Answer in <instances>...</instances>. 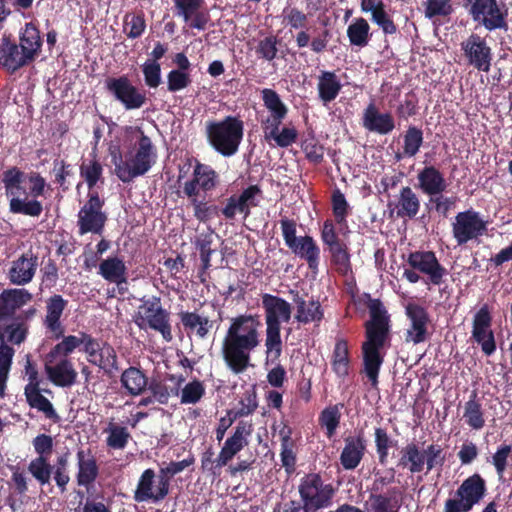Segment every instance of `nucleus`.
<instances>
[{
  "mask_svg": "<svg viewBox=\"0 0 512 512\" xmlns=\"http://www.w3.org/2000/svg\"><path fill=\"white\" fill-rule=\"evenodd\" d=\"M155 472L152 469H146L137 484L134 492L136 502L152 501L154 503L163 500L169 493V481L164 476H160L158 485L154 489Z\"/></svg>",
  "mask_w": 512,
  "mask_h": 512,
  "instance_id": "obj_19",
  "label": "nucleus"
},
{
  "mask_svg": "<svg viewBox=\"0 0 512 512\" xmlns=\"http://www.w3.org/2000/svg\"><path fill=\"white\" fill-rule=\"evenodd\" d=\"M120 382L130 396L142 395L149 384L146 374L140 368L134 366H130L122 372Z\"/></svg>",
  "mask_w": 512,
  "mask_h": 512,
  "instance_id": "obj_38",
  "label": "nucleus"
},
{
  "mask_svg": "<svg viewBox=\"0 0 512 512\" xmlns=\"http://www.w3.org/2000/svg\"><path fill=\"white\" fill-rule=\"evenodd\" d=\"M98 274L106 281L116 284L121 295L127 292V267L121 258L113 256L102 260L99 264Z\"/></svg>",
  "mask_w": 512,
  "mask_h": 512,
  "instance_id": "obj_26",
  "label": "nucleus"
},
{
  "mask_svg": "<svg viewBox=\"0 0 512 512\" xmlns=\"http://www.w3.org/2000/svg\"><path fill=\"white\" fill-rule=\"evenodd\" d=\"M487 231V222L473 209L459 212L452 223V233L458 245L482 236Z\"/></svg>",
  "mask_w": 512,
  "mask_h": 512,
  "instance_id": "obj_15",
  "label": "nucleus"
},
{
  "mask_svg": "<svg viewBox=\"0 0 512 512\" xmlns=\"http://www.w3.org/2000/svg\"><path fill=\"white\" fill-rule=\"evenodd\" d=\"M258 408L257 388L255 384L249 385L238 397L237 404L229 409L233 418H242L252 415Z\"/></svg>",
  "mask_w": 512,
  "mask_h": 512,
  "instance_id": "obj_45",
  "label": "nucleus"
},
{
  "mask_svg": "<svg viewBox=\"0 0 512 512\" xmlns=\"http://www.w3.org/2000/svg\"><path fill=\"white\" fill-rule=\"evenodd\" d=\"M204 0H173L175 15L182 17L189 27L205 30L209 22V14L200 11Z\"/></svg>",
  "mask_w": 512,
  "mask_h": 512,
  "instance_id": "obj_23",
  "label": "nucleus"
},
{
  "mask_svg": "<svg viewBox=\"0 0 512 512\" xmlns=\"http://www.w3.org/2000/svg\"><path fill=\"white\" fill-rule=\"evenodd\" d=\"M423 144V131L416 126H409L404 135L403 155L414 157Z\"/></svg>",
  "mask_w": 512,
  "mask_h": 512,
  "instance_id": "obj_56",
  "label": "nucleus"
},
{
  "mask_svg": "<svg viewBox=\"0 0 512 512\" xmlns=\"http://www.w3.org/2000/svg\"><path fill=\"white\" fill-rule=\"evenodd\" d=\"M390 218L394 212L398 218L413 219L420 210V200L411 187H402L396 202H389Z\"/></svg>",
  "mask_w": 512,
  "mask_h": 512,
  "instance_id": "obj_29",
  "label": "nucleus"
},
{
  "mask_svg": "<svg viewBox=\"0 0 512 512\" xmlns=\"http://www.w3.org/2000/svg\"><path fill=\"white\" fill-rule=\"evenodd\" d=\"M463 6L472 20L486 30H508V8L498 0H463Z\"/></svg>",
  "mask_w": 512,
  "mask_h": 512,
  "instance_id": "obj_9",
  "label": "nucleus"
},
{
  "mask_svg": "<svg viewBox=\"0 0 512 512\" xmlns=\"http://www.w3.org/2000/svg\"><path fill=\"white\" fill-rule=\"evenodd\" d=\"M370 319L365 322V341L361 345L363 370L373 387L378 385L381 366L384 363L387 342L390 341V315L382 301L365 293Z\"/></svg>",
  "mask_w": 512,
  "mask_h": 512,
  "instance_id": "obj_1",
  "label": "nucleus"
},
{
  "mask_svg": "<svg viewBox=\"0 0 512 512\" xmlns=\"http://www.w3.org/2000/svg\"><path fill=\"white\" fill-rule=\"evenodd\" d=\"M362 126L369 132L388 135L396 127L395 119L390 112H380L374 101H371L362 114Z\"/></svg>",
  "mask_w": 512,
  "mask_h": 512,
  "instance_id": "obj_22",
  "label": "nucleus"
},
{
  "mask_svg": "<svg viewBox=\"0 0 512 512\" xmlns=\"http://www.w3.org/2000/svg\"><path fill=\"white\" fill-rule=\"evenodd\" d=\"M179 318L185 330L195 331L199 338H205L212 328V321L208 317H202L196 312L181 311Z\"/></svg>",
  "mask_w": 512,
  "mask_h": 512,
  "instance_id": "obj_47",
  "label": "nucleus"
},
{
  "mask_svg": "<svg viewBox=\"0 0 512 512\" xmlns=\"http://www.w3.org/2000/svg\"><path fill=\"white\" fill-rule=\"evenodd\" d=\"M461 48L470 66L485 73L490 71L493 53L484 37L472 33L462 42Z\"/></svg>",
  "mask_w": 512,
  "mask_h": 512,
  "instance_id": "obj_16",
  "label": "nucleus"
},
{
  "mask_svg": "<svg viewBox=\"0 0 512 512\" xmlns=\"http://www.w3.org/2000/svg\"><path fill=\"white\" fill-rule=\"evenodd\" d=\"M2 183L11 213L30 217L41 215L43 206L37 198L44 195L47 183L39 172L25 173L13 166L2 173Z\"/></svg>",
  "mask_w": 512,
  "mask_h": 512,
  "instance_id": "obj_3",
  "label": "nucleus"
},
{
  "mask_svg": "<svg viewBox=\"0 0 512 512\" xmlns=\"http://www.w3.org/2000/svg\"><path fill=\"white\" fill-rule=\"evenodd\" d=\"M262 307L265 312L266 326H281V322H288L291 318V305L285 299L272 294L262 295Z\"/></svg>",
  "mask_w": 512,
  "mask_h": 512,
  "instance_id": "obj_25",
  "label": "nucleus"
},
{
  "mask_svg": "<svg viewBox=\"0 0 512 512\" xmlns=\"http://www.w3.org/2000/svg\"><path fill=\"white\" fill-rule=\"evenodd\" d=\"M146 29L145 15L142 11L127 13L123 19V32L130 39L140 38Z\"/></svg>",
  "mask_w": 512,
  "mask_h": 512,
  "instance_id": "obj_52",
  "label": "nucleus"
},
{
  "mask_svg": "<svg viewBox=\"0 0 512 512\" xmlns=\"http://www.w3.org/2000/svg\"><path fill=\"white\" fill-rule=\"evenodd\" d=\"M283 23L291 30H306L308 14L297 7H285L282 12Z\"/></svg>",
  "mask_w": 512,
  "mask_h": 512,
  "instance_id": "obj_59",
  "label": "nucleus"
},
{
  "mask_svg": "<svg viewBox=\"0 0 512 512\" xmlns=\"http://www.w3.org/2000/svg\"><path fill=\"white\" fill-rule=\"evenodd\" d=\"M463 419L474 430H481L485 426L484 411L476 390L472 391L464 404Z\"/></svg>",
  "mask_w": 512,
  "mask_h": 512,
  "instance_id": "obj_44",
  "label": "nucleus"
},
{
  "mask_svg": "<svg viewBox=\"0 0 512 512\" xmlns=\"http://www.w3.org/2000/svg\"><path fill=\"white\" fill-rule=\"evenodd\" d=\"M180 391L181 404H196L205 395V386L202 381L194 379L180 388Z\"/></svg>",
  "mask_w": 512,
  "mask_h": 512,
  "instance_id": "obj_58",
  "label": "nucleus"
},
{
  "mask_svg": "<svg viewBox=\"0 0 512 512\" xmlns=\"http://www.w3.org/2000/svg\"><path fill=\"white\" fill-rule=\"evenodd\" d=\"M91 450H78V473L77 483L79 486L89 487L96 480L99 469L94 456L90 455Z\"/></svg>",
  "mask_w": 512,
  "mask_h": 512,
  "instance_id": "obj_39",
  "label": "nucleus"
},
{
  "mask_svg": "<svg viewBox=\"0 0 512 512\" xmlns=\"http://www.w3.org/2000/svg\"><path fill=\"white\" fill-rule=\"evenodd\" d=\"M136 153L131 161H124L121 155L114 157L115 174L123 182L129 183L139 176L145 175L154 164L156 157L155 147L144 131L139 129Z\"/></svg>",
  "mask_w": 512,
  "mask_h": 512,
  "instance_id": "obj_6",
  "label": "nucleus"
},
{
  "mask_svg": "<svg viewBox=\"0 0 512 512\" xmlns=\"http://www.w3.org/2000/svg\"><path fill=\"white\" fill-rule=\"evenodd\" d=\"M187 198L193 207V215L199 222L206 223L221 216V206L211 204L205 200H199L198 196Z\"/></svg>",
  "mask_w": 512,
  "mask_h": 512,
  "instance_id": "obj_50",
  "label": "nucleus"
},
{
  "mask_svg": "<svg viewBox=\"0 0 512 512\" xmlns=\"http://www.w3.org/2000/svg\"><path fill=\"white\" fill-rule=\"evenodd\" d=\"M138 309L134 322L140 329H151L158 332L166 342L172 341L170 313L162 306L160 297H143Z\"/></svg>",
  "mask_w": 512,
  "mask_h": 512,
  "instance_id": "obj_7",
  "label": "nucleus"
},
{
  "mask_svg": "<svg viewBox=\"0 0 512 512\" xmlns=\"http://www.w3.org/2000/svg\"><path fill=\"white\" fill-rule=\"evenodd\" d=\"M262 101L265 108L270 112V114H288V107L281 100L279 94L270 88H264L261 91Z\"/></svg>",
  "mask_w": 512,
  "mask_h": 512,
  "instance_id": "obj_60",
  "label": "nucleus"
},
{
  "mask_svg": "<svg viewBox=\"0 0 512 512\" xmlns=\"http://www.w3.org/2000/svg\"><path fill=\"white\" fill-rule=\"evenodd\" d=\"M19 46L33 63L42 51L43 40L33 22L25 23L19 31Z\"/></svg>",
  "mask_w": 512,
  "mask_h": 512,
  "instance_id": "obj_36",
  "label": "nucleus"
},
{
  "mask_svg": "<svg viewBox=\"0 0 512 512\" xmlns=\"http://www.w3.org/2000/svg\"><path fill=\"white\" fill-rule=\"evenodd\" d=\"M262 101L265 108L270 112V114H288V107L281 100L279 94L270 88H264L261 91Z\"/></svg>",
  "mask_w": 512,
  "mask_h": 512,
  "instance_id": "obj_61",
  "label": "nucleus"
},
{
  "mask_svg": "<svg viewBox=\"0 0 512 512\" xmlns=\"http://www.w3.org/2000/svg\"><path fill=\"white\" fill-rule=\"evenodd\" d=\"M331 367L338 378L345 379L349 375L350 352L348 342L344 338H337L332 352Z\"/></svg>",
  "mask_w": 512,
  "mask_h": 512,
  "instance_id": "obj_42",
  "label": "nucleus"
},
{
  "mask_svg": "<svg viewBox=\"0 0 512 512\" xmlns=\"http://www.w3.org/2000/svg\"><path fill=\"white\" fill-rule=\"evenodd\" d=\"M105 89L127 111L140 109L147 102L146 93L136 87L126 75L108 77L105 80Z\"/></svg>",
  "mask_w": 512,
  "mask_h": 512,
  "instance_id": "obj_12",
  "label": "nucleus"
},
{
  "mask_svg": "<svg viewBox=\"0 0 512 512\" xmlns=\"http://www.w3.org/2000/svg\"><path fill=\"white\" fill-rule=\"evenodd\" d=\"M292 300L296 305L295 319L301 324H308L311 322H321L324 318V312L321 304L318 300L313 297L309 301L300 295L297 290H290Z\"/></svg>",
  "mask_w": 512,
  "mask_h": 512,
  "instance_id": "obj_27",
  "label": "nucleus"
},
{
  "mask_svg": "<svg viewBox=\"0 0 512 512\" xmlns=\"http://www.w3.org/2000/svg\"><path fill=\"white\" fill-rule=\"evenodd\" d=\"M14 353V349L9 345H0V397L5 395Z\"/></svg>",
  "mask_w": 512,
  "mask_h": 512,
  "instance_id": "obj_57",
  "label": "nucleus"
},
{
  "mask_svg": "<svg viewBox=\"0 0 512 512\" xmlns=\"http://www.w3.org/2000/svg\"><path fill=\"white\" fill-rule=\"evenodd\" d=\"M472 338L477 342L486 356L496 351V342L490 328H472Z\"/></svg>",
  "mask_w": 512,
  "mask_h": 512,
  "instance_id": "obj_62",
  "label": "nucleus"
},
{
  "mask_svg": "<svg viewBox=\"0 0 512 512\" xmlns=\"http://www.w3.org/2000/svg\"><path fill=\"white\" fill-rule=\"evenodd\" d=\"M361 11L371 13V21L375 23L385 35H393L398 31L397 25L386 11L383 0H361Z\"/></svg>",
  "mask_w": 512,
  "mask_h": 512,
  "instance_id": "obj_30",
  "label": "nucleus"
},
{
  "mask_svg": "<svg viewBox=\"0 0 512 512\" xmlns=\"http://www.w3.org/2000/svg\"><path fill=\"white\" fill-rule=\"evenodd\" d=\"M80 176L85 180L88 191H96L94 188L99 181L104 182L103 178V166L96 160H90L88 162H82L80 165Z\"/></svg>",
  "mask_w": 512,
  "mask_h": 512,
  "instance_id": "obj_51",
  "label": "nucleus"
},
{
  "mask_svg": "<svg viewBox=\"0 0 512 512\" xmlns=\"http://www.w3.org/2000/svg\"><path fill=\"white\" fill-rule=\"evenodd\" d=\"M332 211L337 224L342 225L346 222L350 207L340 189L336 188L331 196Z\"/></svg>",
  "mask_w": 512,
  "mask_h": 512,
  "instance_id": "obj_63",
  "label": "nucleus"
},
{
  "mask_svg": "<svg viewBox=\"0 0 512 512\" xmlns=\"http://www.w3.org/2000/svg\"><path fill=\"white\" fill-rule=\"evenodd\" d=\"M48 362L46 358L45 372L48 379L58 387H71L77 382L78 373L68 358H61L58 362Z\"/></svg>",
  "mask_w": 512,
  "mask_h": 512,
  "instance_id": "obj_28",
  "label": "nucleus"
},
{
  "mask_svg": "<svg viewBox=\"0 0 512 512\" xmlns=\"http://www.w3.org/2000/svg\"><path fill=\"white\" fill-rule=\"evenodd\" d=\"M261 196L260 186L250 185L240 194H232L222 201L221 216L227 222L234 221L237 214L243 215V218L246 219L251 214V208L258 206V198Z\"/></svg>",
  "mask_w": 512,
  "mask_h": 512,
  "instance_id": "obj_14",
  "label": "nucleus"
},
{
  "mask_svg": "<svg viewBox=\"0 0 512 512\" xmlns=\"http://www.w3.org/2000/svg\"><path fill=\"white\" fill-rule=\"evenodd\" d=\"M67 305L68 301L59 294H54L46 301L44 326L52 332L57 339L64 334V327L60 319Z\"/></svg>",
  "mask_w": 512,
  "mask_h": 512,
  "instance_id": "obj_33",
  "label": "nucleus"
},
{
  "mask_svg": "<svg viewBox=\"0 0 512 512\" xmlns=\"http://www.w3.org/2000/svg\"><path fill=\"white\" fill-rule=\"evenodd\" d=\"M341 412L338 405L326 407L321 411L318 421L319 425L325 429V433L329 439L335 436L339 427Z\"/></svg>",
  "mask_w": 512,
  "mask_h": 512,
  "instance_id": "obj_55",
  "label": "nucleus"
},
{
  "mask_svg": "<svg viewBox=\"0 0 512 512\" xmlns=\"http://www.w3.org/2000/svg\"><path fill=\"white\" fill-rule=\"evenodd\" d=\"M405 314L410 321V326L405 333V342L414 345L425 342L428 339L429 314L423 306L410 302L405 307Z\"/></svg>",
  "mask_w": 512,
  "mask_h": 512,
  "instance_id": "obj_18",
  "label": "nucleus"
},
{
  "mask_svg": "<svg viewBox=\"0 0 512 512\" xmlns=\"http://www.w3.org/2000/svg\"><path fill=\"white\" fill-rule=\"evenodd\" d=\"M38 267V257L28 251L14 260L8 272L12 284L23 286L32 281Z\"/></svg>",
  "mask_w": 512,
  "mask_h": 512,
  "instance_id": "obj_24",
  "label": "nucleus"
},
{
  "mask_svg": "<svg viewBox=\"0 0 512 512\" xmlns=\"http://www.w3.org/2000/svg\"><path fill=\"white\" fill-rule=\"evenodd\" d=\"M347 37L351 46L366 47L370 41V25L363 17H358L347 28Z\"/></svg>",
  "mask_w": 512,
  "mask_h": 512,
  "instance_id": "obj_46",
  "label": "nucleus"
},
{
  "mask_svg": "<svg viewBox=\"0 0 512 512\" xmlns=\"http://www.w3.org/2000/svg\"><path fill=\"white\" fill-rule=\"evenodd\" d=\"M298 492L303 512H319L332 505L336 489L320 473H307L299 482Z\"/></svg>",
  "mask_w": 512,
  "mask_h": 512,
  "instance_id": "obj_5",
  "label": "nucleus"
},
{
  "mask_svg": "<svg viewBox=\"0 0 512 512\" xmlns=\"http://www.w3.org/2000/svg\"><path fill=\"white\" fill-rule=\"evenodd\" d=\"M79 335L82 336L83 351L88 355L91 364L109 375L119 370L117 353L112 345L85 332H80Z\"/></svg>",
  "mask_w": 512,
  "mask_h": 512,
  "instance_id": "obj_13",
  "label": "nucleus"
},
{
  "mask_svg": "<svg viewBox=\"0 0 512 512\" xmlns=\"http://www.w3.org/2000/svg\"><path fill=\"white\" fill-rule=\"evenodd\" d=\"M39 456L33 459L28 470L33 477L41 484H49L51 475H54V480L57 487L63 493L66 491L67 484L70 477L67 473V457L66 455L57 456L56 460L52 459L53 450H37Z\"/></svg>",
  "mask_w": 512,
  "mask_h": 512,
  "instance_id": "obj_8",
  "label": "nucleus"
},
{
  "mask_svg": "<svg viewBox=\"0 0 512 512\" xmlns=\"http://www.w3.org/2000/svg\"><path fill=\"white\" fill-rule=\"evenodd\" d=\"M61 342L57 343L47 354L48 362H56L58 357L67 358L77 347L82 344V336H62Z\"/></svg>",
  "mask_w": 512,
  "mask_h": 512,
  "instance_id": "obj_54",
  "label": "nucleus"
},
{
  "mask_svg": "<svg viewBox=\"0 0 512 512\" xmlns=\"http://www.w3.org/2000/svg\"><path fill=\"white\" fill-rule=\"evenodd\" d=\"M31 63L19 44L10 35H3L0 40V67L13 74Z\"/></svg>",
  "mask_w": 512,
  "mask_h": 512,
  "instance_id": "obj_21",
  "label": "nucleus"
},
{
  "mask_svg": "<svg viewBox=\"0 0 512 512\" xmlns=\"http://www.w3.org/2000/svg\"><path fill=\"white\" fill-rule=\"evenodd\" d=\"M281 326H266V355L267 359L275 362L279 359L282 353V340H281Z\"/></svg>",
  "mask_w": 512,
  "mask_h": 512,
  "instance_id": "obj_53",
  "label": "nucleus"
},
{
  "mask_svg": "<svg viewBox=\"0 0 512 512\" xmlns=\"http://www.w3.org/2000/svg\"><path fill=\"white\" fill-rule=\"evenodd\" d=\"M24 394L26 401L31 408L41 411L49 419L57 416L52 403L41 394L40 387L32 386V388H25Z\"/></svg>",
  "mask_w": 512,
  "mask_h": 512,
  "instance_id": "obj_49",
  "label": "nucleus"
},
{
  "mask_svg": "<svg viewBox=\"0 0 512 512\" xmlns=\"http://www.w3.org/2000/svg\"><path fill=\"white\" fill-rule=\"evenodd\" d=\"M193 177L183 184V194L186 197L199 196V191H212L218 184V174L209 165L202 164L195 160Z\"/></svg>",
  "mask_w": 512,
  "mask_h": 512,
  "instance_id": "obj_20",
  "label": "nucleus"
},
{
  "mask_svg": "<svg viewBox=\"0 0 512 512\" xmlns=\"http://www.w3.org/2000/svg\"><path fill=\"white\" fill-rule=\"evenodd\" d=\"M452 0H426L425 17L432 19L435 17H447L453 13Z\"/></svg>",
  "mask_w": 512,
  "mask_h": 512,
  "instance_id": "obj_64",
  "label": "nucleus"
},
{
  "mask_svg": "<svg viewBox=\"0 0 512 512\" xmlns=\"http://www.w3.org/2000/svg\"><path fill=\"white\" fill-rule=\"evenodd\" d=\"M258 315L241 314L231 319L222 341V357L227 368L238 375L251 365V352L260 344Z\"/></svg>",
  "mask_w": 512,
  "mask_h": 512,
  "instance_id": "obj_2",
  "label": "nucleus"
},
{
  "mask_svg": "<svg viewBox=\"0 0 512 512\" xmlns=\"http://www.w3.org/2000/svg\"><path fill=\"white\" fill-rule=\"evenodd\" d=\"M321 241L329 253L330 265L340 276L352 273L351 254L348 243L339 237L334 222L326 219L320 230Z\"/></svg>",
  "mask_w": 512,
  "mask_h": 512,
  "instance_id": "obj_10",
  "label": "nucleus"
},
{
  "mask_svg": "<svg viewBox=\"0 0 512 512\" xmlns=\"http://www.w3.org/2000/svg\"><path fill=\"white\" fill-rule=\"evenodd\" d=\"M32 300V294L24 288H14L2 291L0 294V320H7L15 312Z\"/></svg>",
  "mask_w": 512,
  "mask_h": 512,
  "instance_id": "obj_31",
  "label": "nucleus"
},
{
  "mask_svg": "<svg viewBox=\"0 0 512 512\" xmlns=\"http://www.w3.org/2000/svg\"><path fill=\"white\" fill-rule=\"evenodd\" d=\"M105 199L98 191H88L87 200L77 214V227L79 235L92 233L101 235L108 220L103 210Z\"/></svg>",
  "mask_w": 512,
  "mask_h": 512,
  "instance_id": "obj_11",
  "label": "nucleus"
},
{
  "mask_svg": "<svg viewBox=\"0 0 512 512\" xmlns=\"http://www.w3.org/2000/svg\"><path fill=\"white\" fill-rule=\"evenodd\" d=\"M485 491V481L479 474H474L459 486L456 491V499L472 509L483 498Z\"/></svg>",
  "mask_w": 512,
  "mask_h": 512,
  "instance_id": "obj_34",
  "label": "nucleus"
},
{
  "mask_svg": "<svg viewBox=\"0 0 512 512\" xmlns=\"http://www.w3.org/2000/svg\"><path fill=\"white\" fill-rule=\"evenodd\" d=\"M244 135V122L236 116L206 124V136L211 147L224 157L235 155Z\"/></svg>",
  "mask_w": 512,
  "mask_h": 512,
  "instance_id": "obj_4",
  "label": "nucleus"
},
{
  "mask_svg": "<svg viewBox=\"0 0 512 512\" xmlns=\"http://www.w3.org/2000/svg\"><path fill=\"white\" fill-rule=\"evenodd\" d=\"M342 84L338 76L333 71H322L318 77V96L326 105L334 101L339 95Z\"/></svg>",
  "mask_w": 512,
  "mask_h": 512,
  "instance_id": "obj_41",
  "label": "nucleus"
},
{
  "mask_svg": "<svg viewBox=\"0 0 512 512\" xmlns=\"http://www.w3.org/2000/svg\"><path fill=\"white\" fill-rule=\"evenodd\" d=\"M405 454L401 457V463L408 467L412 473L421 472L426 464L427 470L430 471L435 464L442 450H405Z\"/></svg>",
  "mask_w": 512,
  "mask_h": 512,
  "instance_id": "obj_35",
  "label": "nucleus"
},
{
  "mask_svg": "<svg viewBox=\"0 0 512 512\" xmlns=\"http://www.w3.org/2000/svg\"><path fill=\"white\" fill-rule=\"evenodd\" d=\"M290 250L305 260L308 268L317 273L320 264V248L314 238L310 235L299 236V240Z\"/></svg>",
  "mask_w": 512,
  "mask_h": 512,
  "instance_id": "obj_37",
  "label": "nucleus"
},
{
  "mask_svg": "<svg viewBox=\"0 0 512 512\" xmlns=\"http://www.w3.org/2000/svg\"><path fill=\"white\" fill-rule=\"evenodd\" d=\"M407 264L414 270L427 275L429 283L439 286L448 274L433 251H413L408 254Z\"/></svg>",
  "mask_w": 512,
  "mask_h": 512,
  "instance_id": "obj_17",
  "label": "nucleus"
},
{
  "mask_svg": "<svg viewBox=\"0 0 512 512\" xmlns=\"http://www.w3.org/2000/svg\"><path fill=\"white\" fill-rule=\"evenodd\" d=\"M332 38V33L325 28L314 37H311L308 30H300L295 36V42L298 48L310 47L315 54H322L328 48V44Z\"/></svg>",
  "mask_w": 512,
  "mask_h": 512,
  "instance_id": "obj_40",
  "label": "nucleus"
},
{
  "mask_svg": "<svg viewBox=\"0 0 512 512\" xmlns=\"http://www.w3.org/2000/svg\"><path fill=\"white\" fill-rule=\"evenodd\" d=\"M213 237L211 233L200 234L195 240V247L199 252L201 260V270L199 272V278L202 283L205 282L204 275L207 270L211 267V256L215 252L212 249Z\"/></svg>",
  "mask_w": 512,
  "mask_h": 512,
  "instance_id": "obj_48",
  "label": "nucleus"
},
{
  "mask_svg": "<svg viewBox=\"0 0 512 512\" xmlns=\"http://www.w3.org/2000/svg\"><path fill=\"white\" fill-rule=\"evenodd\" d=\"M418 187L429 196H437L446 191L448 183L443 173L433 165L422 168L417 175Z\"/></svg>",
  "mask_w": 512,
  "mask_h": 512,
  "instance_id": "obj_32",
  "label": "nucleus"
},
{
  "mask_svg": "<svg viewBox=\"0 0 512 512\" xmlns=\"http://www.w3.org/2000/svg\"><path fill=\"white\" fill-rule=\"evenodd\" d=\"M169 380L175 382L174 386L170 387L164 381L156 379L148 384V389L159 404H167L171 396H178L185 379L182 375H169Z\"/></svg>",
  "mask_w": 512,
  "mask_h": 512,
  "instance_id": "obj_43",
  "label": "nucleus"
}]
</instances>
